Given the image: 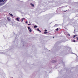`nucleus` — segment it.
Masks as SVG:
<instances>
[{
  "label": "nucleus",
  "mask_w": 78,
  "mask_h": 78,
  "mask_svg": "<svg viewBox=\"0 0 78 78\" xmlns=\"http://www.w3.org/2000/svg\"><path fill=\"white\" fill-rule=\"evenodd\" d=\"M67 35H68V36H70V35L69 34H68Z\"/></svg>",
  "instance_id": "4468645a"
},
{
  "label": "nucleus",
  "mask_w": 78,
  "mask_h": 78,
  "mask_svg": "<svg viewBox=\"0 0 78 78\" xmlns=\"http://www.w3.org/2000/svg\"><path fill=\"white\" fill-rule=\"evenodd\" d=\"M44 31H47V30H45Z\"/></svg>",
  "instance_id": "6ab92c4d"
},
{
  "label": "nucleus",
  "mask_w": 78,
  "mask_h": 78,
  "mask_svg": "<svg viewBox=\"0 0 78 78\" xmlns=\"http://www.w3.org/2000/svg\"><path fill=\"white\" fill-rule=\"evenodd\" d=\"M4 2V1H3V0H0V3L1 2Z\"/></svg>",
  "instance_id": "9b49d317"
},
{
  "label": "nucleus",
  "mask_w": 78,
  "mask_h": 78,
  "mask_svg": "<svg viewBox=\"0 0 78 78\" xmlns=\"http://www.w3.org/2000/svg\"><path fill=\"white\" fill-rule=\"evenodd\" d=\"M9 14L10 16H12V17H13V15L12 14H11V13H9Z\"/></svg>",
  "instance_id": "6e6552de"
},
{
  "label": "nucleus",
  "mask_w": 78,
  "mask_h": 78,
  "mask_svg": "<svg viewBox=\"0 0 78 78\" xmlns=\"http://www.w3.org/2000/svg\"><path fill=\"white\" fill-rule=\"evenodd\" d=\"M27 28H28V30H29V31L30 32H31V31H32V30L31 29V28L30 27H28Z\"/></svg>",
  "instance_id": "f257e3e1"
},
{
  "label": "nucleus",
  "mask_w": 78,
  "mask_h": 78,
  "mask_svg": "<svg viewBox=\"0 0 78 78\" xmlns=\"http://www.w3.org/2000/svg\"><path fill=\"white\" fill-rule=\"evenodd\" d=\"M28 25H30V24H28Z\"/></svg>",
  "instance_id": "412c9836"
},
{
  "label": "nucleus",
  "mask_w": 78,
  "mask_h": 78,
  "mask_svg": "<svg viewBox=\"0 0 78 78\" xmlns=\"http://www.w3.org/2000/svg\"><path fill=\"white\" fill-rule=\"evenodd\" d=\"M58 30H59V28H57L56 29H55V30H56V31H58Z\"/></svg>",
  "instance_id": "f8f14e48"
},
{
  "label": "nucleus",
  "mask_w": 78,
  "mask_h": 78,
  "mask_svg": "<svg viewBox=\"0 0 78 78\" xmlns=\"http://www.w3.org/2000/svg\"><path fill=\"white\" fill-rule=\"evenodd\" d=\"M37 27V26L35 25L34 26V28H36V27Z\"/></svg>",
  "instance_id": "ddd939ff"
},
{
  "label": "nucleus",
  "mask_w": 78,
  "mask_h": 78,
  "mask_svg": "<svg viewBox=\"0 0 78 78\" xmlns=\"http://www.w3.org/2000/svg\"><path fill=\"white\" fill-rule=\"evenodd\" d=\"M30 5H31V6H32L33 7H34V4H32V3H30Z\"/></svg>",
  "instance_id": "20e7f679"
},
{
  "label": "nucleus",
  "mask_w": 78,
  "mask_h": 78,
  "mask_svg": "<svg viewBox=\"0 0 78 78\" xmlns=\"http://www.w3.org/2000/svg\"><path fill=\"white\" fill-rule=\"evenodd\" d=\"M48 33V32L45 31L44 32V34H47Z\"/></svg>",
  "instance_id": "0eeeda50"
},
{
  "label": "nucleus",
  "mask_w": 78,
  "mask_h": 78,
  "mask_svg": "<svg viewBox=\"0 0 78 78\" xmlns=\"http://www.w3.org/2000/svg\"><path fill=\"white\" fill-rule=\"evenodd\" d=\"M19 18H17L16 19V20L17 21H19Z\"/></svg>",
  "instance_id": "1a4fd4ad"
},
{
  "label": "nucleus",
  "mask_w": 78,
  "mask_h": 78,
  "mask_svg": "<svg viewBox=\"0 0 78 78\" xmlns=\"http://www.w3.org/2000/svg\"><path fill=\"white\" fill-rule=\"evenodd\" d=\"M56 62V61H53V62L54 63V62Z\"/></svg>",
  "instance_id": "2eb2a0df"
},
{
  "label": "nucleus",
  "mask_w": 78,
  "mask_h": 78,
  "mask_svg": "<svg viewBox=\"0 0 78 78\" xmlns=\"http://www.w3.org/2000/svg\"><path fill=\"white\" fill-rule=\"evenodd\" d=\"M24 19H25V18H22V20H21V22H23V21Z\"/></svg>",
  "instance_id": "9d476101"
},
{
  "label": "nucleus",
  "mask_w": 78,
  "mask_h": 78,
  "mask_svg": "<svg viewBox=\"0 0 78 78\" xmlns=\"http://www.w3.org/2000/svg\"><path fill=\"white\" fill-rule=\"evenodd\" d=\"M58 24H55L54 26V27H58Z\"/></svg>",
  "instance_id": "39448f33"
},
{
  "label": "nucleus",
  "mask_w": 78,
  "mask_h": 78,
  "mask_svg": "<svg viewBox=\"0 0 78 78\" xmlns=\"http://www.w3.org/2000/svg\"><path fill=\"white\" fill-rule=\"evenodd\" d=\"M76 36H78V35L77 34H76V35H73V38H75V37H76Z\"/></svg>",
  "instance_id": "7ed1b4c3"
},
{
  "label": "nucleus",
  "mask_w": 78,
  "mask_h": 78,
  "mask_svg": "<svg viewBox=\"0 0 78 78\" xmlns=\"http://www.w3.org/2000/svg\"><path fill=\"white\" fill-rule=\"evenodd\" d=\"M76 39H77V40H78V37H76Z\"/></svg>",
  "instance_id": "f3484780"
},
{
  "label": "nucleus",
  "mask_w": 78,
  "mask_h": 78,
  "mask_svg": "<svg viewBox=\"0 0 78 78\" xmlns=\"http://www.w3.org/2000/svg\"><path fill=\"white\" fill-rule=\"evenodd\" d=\"M67 10H66V11H64V12H66V11H67Z\"/></svg>",
  "instance_id": "dca6fc26"
},
{
  "label": "nucleus",
  "mask_w": 78,
  "mask_h": 78,
  "mask_svg": "<svg viewBox=\"0 0 78 78\" xmlns=\"http://www.w3.org/2000/svg\"><path fill=\"white\" fill-rule=\"evenodd\" d=\"M7 19L9 21H10L11 20V18L9 17H7Z\"/></svg>",
  "instance_id": "f03ea898"
},
{
  "label": "nucleus",
  "mask_w": 78,
  "mask_h": 78,
  "mask_svg": "<svg viewBox=\"0 0 78 78\" xmlns=\"http://www.w3.org/2000/svg\"><path fill=\"white\" fill-rule=\"evenodd\" d=\"M73 41L74 42H76V41H75V40H73Z\"/></svg>",
  "instance_id": "a211bd4d"
},
{
  "label": "nucleus",
  "mask_w": 78,
  "mask_h": 78,
  "mask_svg": "<svg viewBox=\"0 0 78 78\" xmlns=\"http://www.w3.org/2000/svg\"><path fill=\"white\" fill-rule=\"evenodd\" d=\"M28 23V22H27V21H26V23Z\"/></svg>",
  "instance_id": "aec40b11"
},
{
  "label": "nucleus",
  "mask_w": 78,
  "mask_h": 78,
  "mask_svg": "<svg viewBox=\"0 0 78 78\" xmlns=\"http://www.w3.org/2000/svg\"><path fill=\"white\" fill-rule=\"evenodd\" d=\"M37 31H39L40 32H41V31L40 30L39 28L37 29Z\"/></svg>",
  "instance_id": "423d86ee"
}]
</instances>
